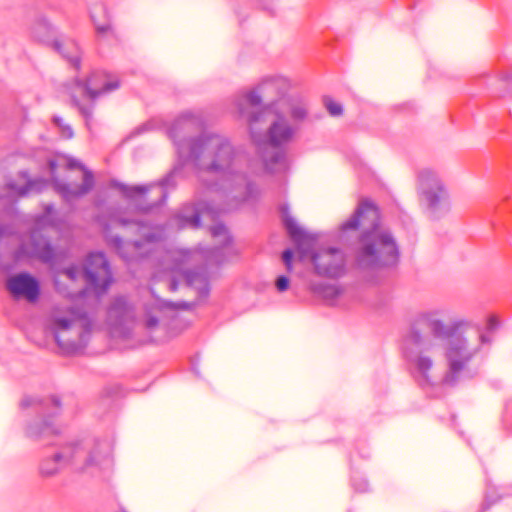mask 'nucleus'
<instances>
[{
	"label": "nucleus",
	"instance_id": "1",
	"mask_svg": "<svg viewBox=\"0 0 512 512\" xmlns=\"http://www.w3.org/2000/svg\"><path fill=\"white\" fill-rule=\"evenodd\" d=\"M203 124L199 114L184 112L172 123L168 135L179 158L191 161L197 169L203 188L221 194L226 203L218 207L203 201L184 205L175 217L179 228H199L202 216L236 209L260 195L259 187L244 171L245 156L226 137L203 133L189 138Z\"/></svg>",
	"mask_w": 512,
	"mask_h": 512
},
{
	"label": "nucleus",
	"instance_id": "2",
	"mask_svg": "<svg viewBox=\"0 0 512 512\" xmlns=\"http://www.w3.org/2000/svg\"><path fill=\"white\" fill-rule=\"evenodd\" d=\"M471 322L455 318L445 323V312L431 309L417 313L404 342V356L409 362L415 379L422 386L433 384L431 371L434 366L432 352L437 340L444 339V357L447 371L442 379L444 385L455 386L468 370L471 361L492 338L480 329L468 333Z\"/></svg>",
	"mask_w": 512,
	"mask_h": 512
},
{
	"label": "nucleus",
	"instance_id": "3",
	"mask_svg": "<svg viewBox=\"0 0 512 512\" xmlns=\"http://www.w3.org/2000/svg\"><path fill=\"white\" fill-rule=\"evenodd\" d=\"M308 115L309 108L305 98L293 94L273 101L262 110L244 117L267 173L280 174L288 170L285 146L294 139L299 125Z\"/></svg>",
	"mask_w": 512,
	"mask_h": 512
},
{
	"label": "nucleus",
	"instance_id": "4",
	"mask_svg": "<svg viewBox=\"0 0 512 512\" xmlns=\"http://www.w3.org/2000/svg\"><path fill=\"white\" fill-rule=\"evenodd\" d=\"M358 233L352 248L353 264L363 272L394 268L400 260V248L392 231L381 225L377 207L371 202L359 204L340 226V241Z\"/></svg>",
	"mask_w": 512,
	"mask_h": 512
},
{
	"label": "nucleus",
	"instance_id": "5",
	"mask_svg": "<svg viewBox=\"0 0 512 512\" xmlns=\"http://www.w3.org/2000/svg\"><path fill=\"white\" fill-rule=\"evenodd\" d=\"M110 455L111 444L105 440L70 443L61 446L53 456L44 458L39 473L42 477H53L68 466L78 471L102 469L111 464Z\"/></svg>",
	"mask_w": 512,
	"mask_h": 512
},
{
	"label": "nucleus",
	"instance_id": "6",
	"mask_svg": "<svg viewBox=\"0 0 512 512\" xmlns=\"http://www.w3.org/2000/svg\"><path fill=\"white\" fill-rule=\"evenodd\" d=\"M112 222L120 226L133 224L140 239L135 241H123L119 236H107L108 242L118 252L126 263L140 262L150 259L163 250L165 230L161 226H148L139 222H132L124 218L116 217Z\"/></svg>",
	"mask_w": 512,
	"mask_h": 512
},
{
	"label": "nucleus",
	"instance_id": "7",
	"mask_svg": "<svg viewBox=\"0 0 512 512\" xmlns=\"http://www.w3.org/2000/svg\"><path fill=\"white\" fill-rule=\"evenodd\" d=\"M92 321L85 311L70 309L66 316H54L52 330L55 341L65 354L83 350L89 340Z\"/></svg>",
	"mask_w": 512,
	"mask_h": 512
},
{
	"label": "nucleus",
	"instance_id": "8",
	"mask_svg": "<svg viewBox=\"0 0 512 512\" xmlns=\"http://www.w3.org/2000/svg\"><path fill=\"white\" fill-rule=\"evenodd\" d=\"M417 193L420 205L432 219H440L450 211L449 192L435 171L422 169L418 172Z\"/></svg>",
	"mask_w": 512,
	"mask_h": 512
},
{
	"label": "nucleus",
	"instance_id": "9",
	"mask_svg": "<svg viewBox=\"0 0 512 512\" xmlns=\"http://www.w3.org/2000/svg\"><path fill=\"white\" fill-rule=\"evenodd\" d=\"M120 87V82L117 78L111 77L109 74L102 71L93 72L87 79L81 80L76 78L73 82V89L71 91L72 104L79 110L80 114L85 119V124L88 129H91V121L93 119L94 105L81 104L76 92L80 96L86 97L94 102L98 97L110 93Z\"/></svg>",
	"mask_w": 512,
	"mask_h": 512
},
{
	"label": "nucleus",
	"instance_id": "10",
	"mask_svg": "<svg viewBox=\"0 0 512 512\" xmlns=\"http://www.w3.org/2000/svg\"><path fill=\"white\" fill-rule=\"evenodd\" d=\"M176 173L177 170L174 169L156 184L129 186L123 183H116L115 186L121 191L124 197L135 203L139 211L147 213L153 208L165 203L168 197V189L176 186V182L174 181Z\"/></svg>",
	"mask_w": 512,
	"mask_h": 512
},
{
	"label": "nucleus",
	"instance_id": "11",
	"mask_svg": "<svg viewBox=\"0 0 512 512\" xmlns=\"http://www.w3.org/2000/svg\"><path fill=\"white\" fill-rule=\"evenodd\" d=\"M289 82L284 77H272L264 79L258 86L236 99L235 105L239 115L244 118L247 117L250 111L247 106L252 108L261 105L262 101L268 100L270 104L273 101L279 100L282 97H289L286 95L289 89Z\"/></svg>",
	"mask_w": 512,
	"mask_h": 512
},
{
	"label": "nucleus",
	"instance_id": "12",
	"mask_svg": "<svg viewBox=\"0 0 512 512\" xmlns=\"http://www.w3.org/2000/svg\"><path fill=\"white\" fill-rule=\"evenodd\" d=\"M23 408L35 406L37 411L45 413L50 407H53V412L47 413V415L32 424L26 429V435L36 441L50 440L51 437H55L60 433V429L54 425L50 420L56 416L61 408V401L57 396H51L47 399H38L34 397H25L21 401Z\"/></svg>",
	"mask_w": 512,
	"mask_h": 512
},
{
	"label": "nucleus",
	"instance_id": "13",
	"mask_svg": "<svg viewBox=\"0 0 512 512\" xmlns=\"http://www.w3.org/2000/svg\"><path fill=\"white\" fill-rule=\"evenodd\" d=\"M48 165L54 190L62 197L64 201L71 203L75 200H78L87 195L94 188L95 179L92 171L87 169L80 161L76 159H69L67 162L68 169L77 168L83 172L82 184L74 187L66 182H63L54 175L57 168L55 160H49Z\"/></svg>",
	"mask_w": 512,
	"mask_h": 512
},
{
	"label": "nucleus",
	"instance_id": "14",
	"mask_svg": "<svg viewBox=\"0 0 512 512\" xmlns=\"http://www.w3.org/2000/svg\"><path fill=\"white\" fill-rule=\"evenodd\" d=\"M84 276L88 286L97 296L106 293L113 277L109 263L101 252L90 253L84 265Z\"/></svg>",
	"mask_w": 512,
	"mask_h": 512
},
{
	"label": "nucleus",
	"instance_id": "15",
	"mask_svg": "<svg viewBox=\"0 0 512 512\" xmlns=\"http://www.w3.org/2000/svg\"><path fill=\"white\" fill-rule=\"evenodd\" d=\"M107 321L114 335L127 338L135 322L134 309L124 297H117L108 309Z\"/></svg>",
	"mask_w": 512,
	"mask_h": 512
},
{
	"label": "nucleus",
	"instance_id": "16",
	"mask_svg": "<svg viewBox=\"0 0 512 512\" xmlns=\"http://www.w3.org/2000/svg\"><path fill=\"white\" fill-rule=\"evenodd\" d=\"M317 274L329 278H339L346 272V257L338 248H323L312 255Z\"/></svg>",
	"mask_w": 512,
	"mask_h": 512
},
{
	"label": "nucleus",
	"instance_id": "17",
	"mask_svg": "<svg viewBox=\"0 0 512 512\" xmlns=\"http://www.w3.org/2000/svg\"><path fill=\"white\" fill-rule=\"evenodd\" d=\"M19 253L36 257L44 263L52 264L56 259V253L50 242L39 230L30 233L29 244H22Z\"/></svg>",
	"mask_w": 512,
	"mask_h": 512
},
{
	"label": "nucleus",
	"instance_id": "18",
	"mask_svg": "<svg viewBox=\"0 0 512 512\" xmlns=\"http://www.w3.org/2000/svg\"><path fill=\"white\" fill-rule=\"evenodd\" d=\"M7 289L15 298H25L29 302H35L40 295L38 281L28 273H20L9 278Z\"/></svg>",
	"mask_w": 512,
	"mask_h": 512
},
{
	"label": "nucleus",
	"instance_id": "19",
	"mask_svg": "<svg viewBox=\"0 0 512 512\" xmlns=\"http://www.w3.org/2000/svg\"><path fill=\"white\" fill-rule=\"evenodd\" d=\"M18 178L23 183H18L15 179H8L5 182L9 196L24 197L33 192H40L46 186V181L43 179H30L27 171H20Z\"/></svg>",
	"mask_w": 512,
	"mask_h": 512
},
{
	"label": "nucleus",
	"instance_id": "20",
	"mask_svg": "<svg viewBox=\"0 0 512 512\" xmlns=\"http://www.w3.org/2000/svg\"><path fill=\"white\" fill-rule=\"evenodd\" d=\"M282 218L284 226L291 237V239L297 244V246L307 251L306 245H310V239L307 233L297 224L296 220L289 214L288 207H282Z\"/></svg>",
	"mask_w": 512,
	"mask_h": 512
},
{
	"label": "nucleus",
	"instance_id": "21",
	"mask_svg": "<svg viewBox=\"0 0 512 512\" xmlns=\"http://www.w3.org/2000/svg\"><path fill=\"white\" fill-rule=\"evenodd\" d=\"M53 48L62 55L76 70L81 65V50L78 44L72 39L53 40Z\"/></svg>",
	"mask_w": 512,
	"mask_h": 512
},
{
	"label": "nucleus",
	"instance_id": "22",
	"mask_svg": "<svg viewBox=\"0 0 512 512\" xmlns=\"http://www.w3.org/2000/svg\"><path fill=\"white\" fill-rule=\"evenodd\" d=\"M56 32V27L48 20V18L39 14L35 17L31 26V33L34 38L44 43L52 44V37Z\"/></svg>",
	"mask_w": 512,
	"mask_h": 512
},
{
	"label": "nucleus",
	"instance_id": "23",
	"mask_svg": "<svg viewBox=\"0 0 512 512\" xmlns=\"http://www.w3.org/2000/svg\"><path fill=\"white\" fill-rule=\"evenodd\" d=\"M183 276L187 285L196 288L201 296L208 295V278L204 270H186Z\"/></svg>",
	"mask_w": 512,
	"mask_h": 512
},
{
	"label": "nucleus",
	"instance_id": "24",
	"mask_svg": "<svg viewBox=\"0 0 512 512\" xmlns=\"http://www.w3.org/2000/svg\"><path fill=\"white\" fill-rule=\"evenodd\" d=\"M313 290L328 302H333L342 294L341 287L336 284L319 283L314 285Z\"/></svg>",
	"mask_w": 512,
	"mask_h": 512
},
{
	"label": "nucleus",
	"instance_id": "25",
	"mask_svg": "<svg viewBox=\"0 0 512 512\" xmlns=\"http://www.w3.org/2000/svg\"><path fill=\"white\" fill-rule=\"evenodd\" d=\"M80 273H81V269L77 265H71V266H69L67 268H64L62 270L57 271V274H56L55 279H54L55 286L57 287V289H60V287H59V284H60L59 278L61 276H65L68 280L74 282V281L77 280V278L79 277Z\"/></svg>",
	"mask_w": 512,
	"mask_h": 512
},
{
	"label": "nucleus",
	"instance_id": "26",
	"mask_svg": "<svg viewBox=\"0 0 512 512\" xmlns=\"http://www.w3.org/2000/svg\"><path fill=\"white\" fill-rule=\"evenodd\" d=\"M211 235L214 238H219V244L221 246H227L231 242V237L228 233L227 228L222 223H218L211 227Z\"/></svg>",
	"mask_w": 512,
	"mask_h": 512
},
{
	"label": "nucleus",
	"instance_id": "27",
	"mask_svg": "<svg viewBox=\"0 0 512 512\" xmlns=\"http://www.w3.org/2000/svg\"><path fill=\"white\" fill-rule=\"evenodd\" d=\"M53 122L58 127L61 136L65 139H71L74 136V131L72 127L65 123L64 120L60 116H53Z\"/></svg>",
	"mask_w": 512,
	"mask_h": 512
},
{
	"label": "nucleus",
	"instance_id": "28",
	"mask_svg": "<svg viewBox=\"0 0 512 512\" xmlns=\"http://www.w3.org/2000/svg\"><path fill=\"white\" fill-rule=\"evenodd\" d=\"M325 107L331 116H340L343 113L342 105L331 98H325Z\"/></svg>",
	"mask_w": 512,
	"mask_h": 512
},
{
	"label": "nucleus",
	"instance_id": "29",
	"mask_svg": "<svg viewBox=\"0 0 512 512\" xmlns=\"http://www.w3.org/2000/svg\"><path fill=\"white\" fill-rule=\"evenodd\" d=\"M159 325V319L157 316L148 313L145 318L144 326L147 330L153 331Z\"/></svg>",
	"mask_w": 512,
	"mask_h": 512
},
{
	"label": "nucleus",
	"instance_id": "30",
	"mask_svg": "<svg viewBox=\"0 0 512 512\" xmlns=\"http://www.w3.org/2000/svg\"><path fill=\"white\" fill-rule=\"evenodd\" d=\"M292 259H293V251L291 249H286L282 253V260L288 271L292 270Z\"/></svg>",
	"mask_w": 512,
	"mask_h": 512
},
{
	"label": "nucleus",
	"instance_id": "31",
	"mask_svg": "<svg viewBox=\"0 0 512 512\" xmlns=\"http://www.w3.org/2000/svg\"><path fill=\"white\" fill-rule=\"evenodd\" d=\"M288 286H289V279L286 276L282 275L277 278L276 288L278 289V291L283 292L288 289Z\"/></svg>",
	"mask_w": 512,
	"mask_h": 512
},
{
	"label": "nucleus",
	"instance_id": "32",
	"mask_svg": "<svg viewBox=\"0 0 512 512\" xmlns=\"http://www.w3.org/2000/svg\"><path fill=\"white\" fill-rule=\"evenodd\" d=\"M499 325L498 319L496 316L491 315L487 319V330L488 331H494Z\"/></svg>",
	"mask_w": 512,
	"mask_h": 512
},
{
	"label": "nucleus",
	"instance_id": "33",
	"mask_svg": "<svg viewBox=\"0 0 512 512\" xmlns=\"http://www.w3.org/2000/svg\"><path fill=\"white\" fill-rule=\"evenodd\" d=\"M94 25L98 34L104 35L111 31V25L109 23L100 25L94 21Z\"/></svg>",
	"mask_w": 512,
	"mask_h": 512
},
{
	"label": "nucleus",
	"instance_id": "34",
	"mask_svg": "<svg viewBox=\"0 0 512 512\" xmlns=\"http://www.w3.org/2000/svg\"><path fill=\"white\" fill-rule=\"evenodd\" d=\"M168 305L172 306L174 308L183 309V310H189L194 306L192 303H188V302H184V301L177 302V303H169Z\"/></svg>",
	"mask_w": 512,
	"mask_h": 512
},
{
	"label": "nucleus",
	"instance_id": "35",
	"mask_svg": "<svg viewBox=\"0 0 512 512\" xmlns=\"http://www.w3.org/2000/svg\"><path fill=\"white\" fill-rule=\"evenodd\" d=\"M2 198V196L0 195V199ZM7 233V227L0 223V240L2 239V237Z\"/></svg>",
	"mask_w": 512,
	"mask_h": 512
},
{
	"label": "nucleus",
	"instance_id": "36",
	"mask_svg": "<svg viewBox=\"0 0 512 512\" xmlns=\"http://www.w3.org/2000/svg\"><path fill=\"white\" fill-rule=\"evenodd\" d=\"M45 210H46V213H47V214H51V213H52V211L54 210V207H53V205H52V204H49V205H47V206L45 207Z\"/></svg>",
	"mask_w": 512,
	"mask_h": 512
},
{
	"label": "nucleus",
	"instance_id": "37",
	"mask_svg": "<svg viewBox=\"0 0 512 512\" xmlns=\"http://www.w3.org/2000/svg\"><path fill=\"white\" fill-rule=\"evenodd\" d=\"M176 289H177V283H176V281L173 280L170 283V290L175 291Z\"/></svg>",
	"mask_w": 512,
	"mask_h": 512
}]
</instances>
